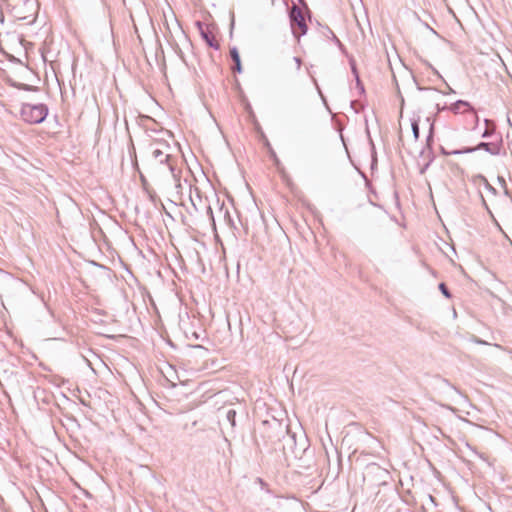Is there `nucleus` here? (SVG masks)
<instances>
[{"instance_id": "nucleus-3", "label": "nucleus", "mask_w": 512, "mask_h": 512, "mask_svg": "<svg viewBox=\"0 0 512 512\" xmlns=\"http://www.w3.org/2000/svg\"><path fill=\"white\" fill-rule=\"evenodd\" d=\"M291 28L296 37L304 35L307 31L305 16L301 8L293 6L290 12Z\"/></svg>"}, {"instance_id": "nucleus-1", "label": "nucleus", "mask_w": 512, "mask_h": 512, "mask_svg": "<svg viewBox=\"0 0 512 512\" xmlns=\"http://www.w3.org/2000/svg\"><path fill=\"white\" fill-rule=\"evenodd\" d=\"M47 107L43 104H23L20 115L22 119L30 124L42 122L47 116Z\"/></svg>"}, {"instance_id": "nucleus-7", "label": "nucleus", "mask_w": 512, "mask_h": 512, "mask_svg": "<svg viewBox=\"0 0 512 512\" xmlns=\"http://www.w3.org/2000/svg\"><path fill=\"white\" fill-rule=\"evenodd\" d=\"M439 289L441 290V292L447 297V298H450V293L449 291L447 290V287L444 283H441L439 285Z\"/></svg>"}, {"instance_id": "nucleus-2", "label": "nucleus", "mask_w": 512, "mask_h": 512, "mask_svg": "<svg viewBox=\"0 0 512 512\" xmlns=\"http://www.w3.org/2000/svg\"><path fill=\"white\" fill-rule=\"evenodd\" d=\"M421 117L419 114H413L407 123L401 126L400 139L404 143L416 142L419 137V124Z\"/></svg>"}, {"instance_id": "nucleus-4", "label": "nucleus", "mask_w": 512, "mask_h": 512, "mask_svg": "<svg viewBox=\"0 0 512 512\" xmlns=\"http://www.w3.org/2000/svg\"><path fill=\"white\" fill-rule=\"evenodd\" d=\"M449 110L454 114H464L472 111V107L468 102L460 100L451 104Z\"/></svg>"}, {"instance_id": "nucleus-6", "label": "nucleus", "mask_w": 512, "mask_h": 512, "mask_svg": "<svg viewBox=\"0 0 512 512\" xmlns=\"http://www.w3.org/2000/svg\"><path fill=\"white\" fill-rule=\"evenodd\" d=\"M230 56L234 62L233 70L240 73L242 71V67H241L240 55H239L237 48L234 47V48L230 49Z\"/></svg>"}, {"instance_id": "nucleus-8", "label": "nucleus", "mask_w": 512, "mask_h": 512, "mask_svg": "<svg viewBox=\"0 0 512 512\" xmlns=\"http://www.w3.org/2000/svg\"><path fill=\"white\" fill-rule=\"evenodd\" d=\"M154 153H155L156 155L161 154V152H160L159 150H156Z\"/></svg>"}, {"instance_id": "nucleus-5", "label": "nucleus", "mask_w": 512, "mask_h": 512, "mask_svg": "<svg viewBox=\"0 0 512 512\" xmlns=\"http://www.w3.org/2000/svg\"><path fill=\"white\" fill-rule=\"evenodd\" d=\"M201 35H202L203 39L205 40V42L210 47H213L215 49L219 48L218 40L216 39V37L211 32H207V31H203L202 30L201 31Z\"/></svg>"}]
</instances>
